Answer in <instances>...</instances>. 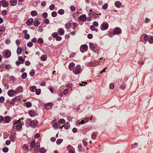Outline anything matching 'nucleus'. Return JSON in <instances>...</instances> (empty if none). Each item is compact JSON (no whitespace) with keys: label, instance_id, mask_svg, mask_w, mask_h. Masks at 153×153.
<instances>
[{"label":"nucleus","instance_id":"nucleus-61","mask_svg":"<svg viewBox=\"0 0 153 153\" xmlns=\"http://www.w3.org/2000/svg\"><path fill=\"white\" fill-rule=\"evenodd\" d=\"M38 30L40 32H41L43 30V28L42 26H39L38 27Z\"/></svg>","mask_w":153,"mask_h":153},{"label":"nucleus","instance_id":"nucleus-52","mask_svg":"<svg viewBox=\"0 0 153 153\" xmlns=\"http://www.w3.org/2000/svg\"><path fill=\"white\" fill-rule=\"evenodd\" d=\"M51 35L54 38H56V37L58 36V35H57V33L56 32H55V33H52Z\"/></svg>","mask_w":153,"mask_h":153},{"label":"nucleus","instance_id":"nucleus-60","mask_svg":"<svg viewBox=\"0 0 153 153\" xmlns=\"http://www.w3.org/2000/svg\"><path fill=\"white\" fill-rule=\"evenodd\" d=\"M2 14L4 15H5L7 14V11L6 10H3L1 12Z\"/></svg>","mask_w":153,"mask_h":153},{"label":"nucleus","instance_id":"nucleus-10","mask_svg":"<svg viewBox=\"0 0 153 153\" xmlns=\"http://www.w3.org/2000/svg\"><path fill=\"white\" fill-rule=\"evenodd\" d=\"M58 33L60 35H62L64 34L65 31L64 29L62 28H60L58 29Z\"/></svg>","mask_w":153,"mask_h":153},{"label":"nucleus","instance_id":"nucleus-25","mask_svg":"<svg viewBox=\"0 0 153 153\" xmlns=\"http://www.w3.org/2000/svg\"><path fill=\"white\" fill-rule=\"evenodd\" d=\"M36 90V87L35 86H31L30 88V90L32 92H34Z\"/></svg>","mask_w":153,"mask_h":153},{"label":"nucleus","instance_id":"nucleus-36","mask_svg":"<svg viewBox=\"0 0 153 153\" xmlns=\"http://www.w3.org/2000/svg\"><path fill=\"white\" fill-rule=\"evenodd\" d=\"M66 124H65L64 125V127L65 128L68 129L70 127V123L68 122H67L66 123Z\"/></svg>","mask_w":153,"mask_h":153},{"label":"nucleus","instance_id":"nucleus-12","mask_svg":"<svg viewBox=\"0 0 153 153\" xmlns=\"http://www.w3.org/2000/svg\"><path fill=\"white\" fill-rule=\"evenodd\" d=\"M88 15L89 16H90L91 17H95V18H96L97 16L98 15V14L95 13L94 12H92L89 13Z\"/></svg>","mask_w":153,"mask_h":153},{"label":"nucleus","instance_id":"nucleus-51","mask_svg":"<svg viewBox=\"0 0 153 153\" xmlns=\"http://www.w3.org/2000/svg\"><path fill=\"white\" fill-rule=\"evenodd\" d=\"M57 13L55 11H53L51 13L52 16L53 17H55L57 15Z\"/></svg>","mask_w":153,"mask_h":153},{"label":"nucleus","instance_id":"nucleus-44","mask_svg":"<svg viewBox=\"0 0 153 153\" xmlns=\"http://www.w3.org/2000/svg\"><path fill=\"white\" fill-rule=\"evenodd\" d=\"M62 139H58L56 141V143L58 144H60L62 142Z\"/></svg>","mask_w":153,"mask_h":153},{"label":"nucleus","instance_id":"nucleus-23","mask_svg":"<svg viewBox=\"0 0 153 153\" xmlns=\"http://www.w3.org/2000/svg\"><path fill=\"white\" fill-rule=\"evenodd\" d=\"M33 21L32 18H30L27 21V24L28 25H30L33 22Z\"/></svg>","mask_w":153,"mask_h":153},{"label":"nucleus","instance_id":"nucleus-16","mask_svg":"<svg viewBox=\"0 0 153 153\" xmlns=\"http://www.w3.org/2000/svg\"><path fill=\"white\" fill-rule=\"evenodd\" d=\"M23 105L24 106H26L27 108H29L31 106L32 104L30 102H28L24 103L23 104Z\"/></svg>","mask_w":153,"mask_h":153},{"label":"nucleus","instance_id":"nucleus-42","mask_svg":"<svg viewBox=\"0 0 153 153\" xmlns=\"http://www.w3.org/2000/svg\"><path fill=\"white\" fill-rule=\"evenodd\" d=\"M35 145V141H32L30 144V146L32 148H33Z\"/></svg>","mask_w":153,"mask_h":153},{"label":"nucleus","instance_id":"nucleus-63","mask_svg":"<svg viewBox=\"0 0 153 153\" xmlns=\"http://www.w3.org/2000/svg\"><path fill=\"white\" fill-rule=\"evenodd\" d=\"M59 122L61 124H62L64 123H65V120H64V119H61L59 120Z\"/></svg>","mask_w":153,"mask_h":153},{"label":"nucleus","instance_id":"nucleus-55","mask_svg":"<svg viewBox=\"0 0 153 153\" xmlns=\"http://www.w3.org/2000/svg\"><path fill=\"white\" fill-rule=\"evenodd\" d=\"M41 153H44L45 152V149L43 148H41L40 150Z\"/></svg>","mask_w":153,"mask_h":153},{"label":"nucleus","instance_id":"nucleus-46","mask_svg":"<svg viewBox=\"0 0 153 153\" xmlns=\"http://www.w3.org/2000/svg\"><path fill=\"white\" fill-rule=\"evenodd\" d=\"M2 151L4 152H7L8 151V149L7 148L4 147Z\"/></svg>","mask_w":153,"mask_h":153},{"label":"nucleus","instance_id":"nucleus-13","mask_svg":"<svg viewBox=\"0 0 153 153\" xmlns=\"http://www.w3.org/2000/svg\"><path fill=\"white\" fill-rule=\"evenodd\" d=\"M15 93L14 91L13 90H10L8 91V94L10 97L12 96Z\"/></svg>","mask_w":153,"mask_h":153},{"label":"nucleus","instance_id":"nucleus-20","mask_svg":"<svg viewBox=\"0 0 153 153\" xmlns=\"http://www.w3.org/2000/svg\"><path fill=\"white\" fill-rule=\"evenodd\" d=\"M75 64L73 62H71L69 65L68 68L70 70H72Z\"/></svg>","mask_w":153,"mask_h":153},{"label":"nucleus","instance_id":"nucleus-29","mask_svg":"<svg viewBox=\"0 0 153 153\" xmlns=\"http://www.w3.org/2000/svg\"><path fill=\"white\" fill-rule=\"evenodd\" d=\"M90 27V29L92 30L95 31L96 32L97 31V28H95L94 26L93 25H91Z\"/></svg>","mask_w":153,"mask_h":153},{"label":"nucleus","instance_id":"nucleus-7","mask_svg":"<svg viewBox=\"0 0 153 153\" xmlns=\"http://www.w3.org/2000/svg\"><path fill=\"white\" fill-rule=\"evenodd\" d=\"M121 32V30L120 28L118 27H116L114 29L113 34L114 35H118Z\"/></svg>","mask_w":153,"mask_h":153},{"label":"nucleus","instance_id":"nucleus-43","mask_svg":"<svg viewBox=\"0 0 153 153\" xmlns=\"http://www.w3.org/2000/svg\"><path fill=\"white\" fill-rule=\"evenodd\" d=\"M67 148L68 150H71V149H74V148L71 145H68L67 147Z\"/></svg>","mask_w":153,"mask_h":153},{"label":"nucleus","instance_id":"nucleus-1","mask_svg":"<svg viewBox=\"0 0 153 153\" xmlns=\"http://www.w3.org/2000/svg\"><path fill=\"white\" fill-rule=\"evenodd\" d=\"M27 122L30 124V127L33 128H35L37 126L38 123L36 120H31V119H28Z\"/></svg>","mask_w":153,"mask_h":153},{"label":"nucleus","instance_id":"nucleus-26","mask_svg":"<svg viewBox=\"0 0 153 153\" xmlns=\"http://www.w3.org/2000/svg\"><path fill=\"white\" fill-rule=\"evenodd\" d=\"M97 133L96 132H94L92 134L91 138L93 140H95L96 137Z\"/></svg>","mask_w":153,"mask_h":153},{"label":"nucleus","instance_id":"nucleus-15","mask_svg":"<svg viewBox=\"0 0 153 153\" xmlns=\"http://www.w3.org/2000/svg\"><path fill=\"white\" fill-rule=\"evenodd\" d=\"M142 38H144V40L145 41H146L149 38H148V36L146 34L145 35H144V36L142 35L140 37V40L142 42H143V40H141V39Z\"/></svg>","mask_w":153,"mask_h":153},{"label":"nucleus","instance_id":"nucleus-31","mask_svg":"<svg viewBox=\"0 0 153 153\" xmlns=\"http://www.w3.org/2000/svg\"><path fill=\"white\" fill-rule=\"evenodd\" d=\"M27 74L26 73L24 72L21 75V77L22 79H25L27 77Z\"/></svg>","mask_w":153,"mask_h":153},{"label":"nucleus","instance_id":"nucleus-37","mask_svg":"<svg viewBox=\"0 0 153 153\" xmlns=\"http://www.w3.org/2000/svg\"><path fill=\"white\" fill-rule=\"evenodd\" d=\"M58 12L59 14L61 15H62L64 13V11L63 10L61 9L58 10Z\"/></svg>","mask_w":153,"mask_h":153},{"label":"nucleus","instance_id":"nucleus-35","mask_svg":"<svg viewBox=\"0 0 153 153\" xmlns=\"http://www.w3.org/2000/svg\"><path fill=\"white\" fill-rule=\"evenodd\" d=\"M31 14L33 16H35L37 15V12L36 11H32L31 12Z\"/></svg>","mask_w":153,"mask_h":153},{"label":"nucleus","instance_id":"nucleus-17","mask_svg":"<svg viewBox=\"0 0 153 153\" xmlns=\"http://www.w3.org/2000/svg\"><path fill=\"white\" fill-rule=\"evenodd\" d=\"M100 62V60L99 61V62H91V66H95L99 64V63Z\"/></svg>","mask_w":153,"mask_h":153},{"label":"nucleus","instance_id":"nucleus-11","mask_svg":"<svg viewBox=\"0 0 153 153\" xmlns=\"http://www.w3.org/2000/svg\"><path fill=\"white\" fill-rule=\"evenodd\" d=\"M82 49L85 51H87L88 49V46L86 45H83L81 46L80 48V50L83 53L84 52V51H82Z\"/></svg>","mask_w":153,"mask_h":153},{"label":"nucleus","instance_id":"nucleus-32","mask_svg":"<svg viewBox=\"0 0 153 153\" xmlns=\"http://www.w3.org/2000/svg\"><path fill=\"white\" fill-rule=\"evenodd\" d=\"M22 51V48L20 47L18 48L17 50V53L19 55L21 53Z\"/></svg>","mask_w":153,"mask_h":153},{"label":"nucleus","instance_id":"nucleus-49","mask_svg":"<svg viewBox=\"0 0 153 153\" xmlns=\"http://www.w3.org/2000/svg\"><path fill=\"white\" fill-rule=\"evenodd\" d=\"M4 100V97L1 96L0 97V102L3 103Z\"/></svg>","mask_w":153,"mask_h":153},{"label":"nucleus","instance_id":"nucleus-57","mask_svg":"<svg viewBox=\"0 0 153 153\" xmlns=\"http://www.w3.org/2000/svg\"><path fill=\"white\" fill-rule=\"evenodd\" d=\"M55 8V5L54 4H51L49 7V9L51 10H53Z\"/></svg>","mask_w":153,"mask_h":153},{"label":"nucleus","instance_id":"nucleus-21","mask_svg":"<svg viewBox=\"0 0 153 153\" xmlns=\"http://www.w3.org/2000/svg\"><path fill=\"white\" fill-rule=\"evenodd\" d=\"M10 121V117L9 116H6L4 118V121L6 123H8Z\"/></svg>","mask_w":153,"mask_h":153},{"label":"nucleus","instance_id":"nucleus-34","mask_svg":"<svg viewBox=\"0 0 153 153\" xmlns=\"http://www.w3.org/2000/svg\"><path fill=\"white\" fill-rule=\"evenodd\" d=\"M65 27L67 29H69L71 27V23H67L65 24Z\"/></svg>","mask_w":153,"mask_h":153},{"label":"nucleus","instance_id":"nucleus-27","mask_svg":"<svg viewBox=\"0 0 153 153\" xmlns=\"http://www.w3.org/2000/svg\"><path fill=\"white\" fill-rule=\"evenodd\" d=\"M52 106V104L51 103H48L45 106V108L46 109H48L51 107Z\"/></svg>","mask_w":153,"mask_h":153},{"label":"nucleus","instance_id":"nucleus-39","mask_svg":"<svg viewBox=\"0 0 153 153\" xmlns=\"http://www.w3.org/2000/svg\"><path fill=\"white\" fill-rule=\"evenodd\" d=\"M36 91V94L37 95H39L40 94L41 92V90L39 89H38L35 91Z\"/></svg>","mask_w":153,"mask_h":153},{"label":"nucleus","instance_id":"nucleus-28","mask_svg":"<svg viewBox=\"0 0 153 153\" xmlns=\"http://www.w3.org/2000/svg\"><path fill=\"white\" fill-rule=\"evenodd\" d=\"M47 56L46 55H42L41 58V60L42 61H45L46 60Z\"/></svg>","mask_w":153,"mask_h":153},{"label":"nucleus","instance_id":"nucleus-5","mask_svg":"<svg viewBox=\"0 0 153 153\" xmlns=\"http://www.w3.org/2000/svg\"><path fill=\"white\" fill-rule=\"evenodd\" d=\"M21 100V98L20 96H17L15 98H13L11 101H10V104L11 105L13 104L16 102H19Z\"/></svg>","mask_w":153,"mask_h":153},{"label":"nucleus","instance_id":"nucleus-54","mask_svg":"<svg viewBox=\"0 0 153 153\" xmlns=\"http://www.w3.org/2000/svg\"><path fill=\"white\" fill-rule=\"evenodd\" d=\"M74 26L73 27V29L75 30L77 27L78 26V25L77 23H73Z\"/></svg>","mask_w":153,"mask_h":153},{"label":"nucleus","instance_id":"nucleus-41","mask_svg":"<svg viewBox=\"0 0 153 153\" xmlns=\"http://www.w3.org/2000/svg\"><path fill=\"white\" fill-rule=\"evenodd\" d=\"M108 6V4L105 3L102 6V8L103 9L105 10L107 8Z\"/></svg>","mask_w":153,"mask_h":153},{"label":"nucleus","instance_id":"nucleus-53","mask_svg":"<svg viewBox=\"0 0 153 153\" xmlns=\"http://www.w3.org/2000/svg\"><path fill=\"white\" fill-rule=\"evenodd\" d=\"M44 22L45 24H48L49 23L50 21L48 19H44Z\"/></svg>","mask_w":153,"mask_h":153},{"label":"nucleus","instance_id":"nucleus-56","mask_svg":"<svg viewBox=\"0 0 153 153\" xmlns=\"http://www.w3.org/2000/svg\"><path fill=\"white\" fill-rule=\"evenodd\" d=\"M33 45V44L31 42H29L27 44V46L29 47H31Z\"/></svg>","mask_w":153,"mask_h":153},{"label":"nucleus","instance_id":"nucleus-47","mask_svg":"<svg viewBox=\"0 0 153 153\" xmlns=\"http://www.w3.org/2000/svg\"><path fill=\"white\" fill-rule=\"evenodd\" d=\"M30 37V35L28 34H25V35L24 38L26 39H29Z\"/></svg>","mask_w":153,"mask_h":153},{"label":"nucleus","instance_id":"nucleus-40","mask_svg":"<svg viewBox=\"0 0 153 153\" xmlns=\"http://www.w3.org/2000/svg\"><path fill=\"white\" fill-rule=\"evenodd\" d=\"M35 74L34 71L33 70H31L30 72V75L31 76H33Z\"/></svg>","mask_w":153,"mask_h":153},{"label":"nucleus","instance_id":"nucleus-14","mask_svg":"<svg viewBox=\"0 0 153 153\" xmlns=\"http://www.w3.org/2000/svg\"><path fill=\"white\" fill-rule=\"evenodd\" d=\"M17 3V0H10V4L11 6L16 5Z\"/></svg>","mask_w":153,"mask_h":153},{"label":"nucleus","instance_id":"nucleus-33","mask_svg":"<svg viewBox=\"0 0 153 153\" xmlns=\"http://www.w3.org/2000/svg\"><path fill=\"white\" fill-rule=\"evenodd\" d=\"M148 41L149 43L152 44L153 43V37H149L148 39Z\"/></svg>","mask_w":153,"mask_h":153},{"label":"nucleus","instance_id":"nucleus-38","mask_svg":"<svg viewBox=\"0 0 153 153\" xmlns=\"http://www.w3.org/2000/svg\"><path fill=\"white\" fill-rule=\"evenodd\" d=\"M23 149L24 150H27L29 149V146L27 144H24L23 146Z\"/></svg>","mask_w":153,"mask_h":153},{"label":"nucleus","instance_id":"nucleus-30","mask_svg":"<svg viewBox=\"0 0 153 153\" xmlns=\"http://www.w3.org/2000/svg\"><path fill=\"white\" fill-rule=\"evenodd\" d=\"M40 24V22L38 20H36L34 21V25L35 26H37Z\"/></svg>","mask_w":153,"mask_h":153},{"label":"nucleus","instance_id":"nucleus-18","mask_svg":"<svg viewBox=\"0 0 153 153\" xmlns=\"http://www.w3.org/2000/svg\"><path fill=\"white\" fill-rule=\"evenodd\" d=\"M2 6L4 7H5L8 6V3L7 1H3L2 2Z\"/></svg>","mask_w":153,"mask_h":153},{"label":"nucleus","instance_id":"nucleus-6","mask_svg":"<svg viewBox=\"0 0 153 153\" xmlns=\"http://www.w3.org/2000/svg\"><path fill=\"white\" fill-rule=\"evenodd\" d=\"M23 91V87L21 86H19L16 89L14 92L15 93L18 94L22 92Z\"/></svg>","mask_w":153,"mask_h":153},{"label":"nucleus","instance_id":"nucleus-9","mask_svg":"<svg viewBox=\"0 0 153 153\" xmlns=\"http://www.w3.org/2000/svg\"><path fill=\"white\" fill-rule=\"evenodd\" d=\"M79 19L81 21L85 22L86 20V16L85 14H83L79 17Z\"/></svg>","mask_w":153,"mask_h":153},{"label":"nucleus","instance_id":"nucleus-58","mask_svg":"<svg viewBox=\"0 0 153 153\" xmlns=\"http://www.w3.org/2000/svg\"><path fill=\"white\" fill-rule=\"evenodd\" d=\"M42 16L44 18H46L48 17V13L46 12L44 13Z\"/></svg>","mask_w":153,"mask_h":153},{"label":"nucleus","instance_id":"nucleus-3","mask_svg":"<svg viewBox=\"0 0 153 153\" xmlns=\"http://www.w3.org/2000/svg\"><path fill=\"white\" fill-rule=\"evenodd\" d=\"M81 71V67L80 65H77L73 69V72L76 74H79Z\"/></svg>","mask_w":153,"mask_h":153},{"label":"nucleus","instance_id":"nucleus-22","mask_svg":"<svg viewBox=\"0 0 153 153\" xmlns=\"http://www.w3.org/2000/svg\"><path fill=\"white\" fill-rule=\"evenodd\" d=\"M11 52L10 51H6L4 55L5 57H9L11 55Z\"/></svg>","mask_w":153,"mask_h":153},{"label":"nucleus","instance_id":"nucleus-24","mask_svg":"<svg viewBox=\"0 0 153 153\" xmlns=\"http://www.w3.org/2000/svg\"><path fill=\"white\" fill-rule=\"evenodd\" d=\"M29 114L31 117H33L35 116V113L32 110H29Z\"/></svg>","mask_w":153,"mask_h":153},{"label":"nucleus","instance_id":"nucleus-64","mask_svg":"<svg viewBox=\"0 0 153 153\" xmlns=\"http://www.w3.org/2000/svg\"><path fill=\"white\" fill-rule=\"evenodd\" d=\"M40 136V134L39 133L36 134L34 135V137L36 138H38Z\"/></svg>","mask_w":153,"mask_h":153},{"label":"nucleus","instance_id":"nucleus-4","mask_svg":"<svg viewBox=\"0 0 153 153\" xmlns=\"http://www.w3.org/2000/svg\"><path fill=\"white\" fill-rule=\"evenodd\" d=\"M108 27V23L106 22H105L101 24L100 26V28L102 30H104L107 29Z\"/></svg>","mask_w":153,"mask_h":153},{"label":"nucleus","instance_id":"nucleus-62","mask_svg":"<svg viewBox=\"0 0 153 153\" xmlns=\"http://www.w3.org/2000/svg\"><path fill=\"white\" fill-rule=\"evenodd\" d=\"M93 26L95 27H97L98 25V23L97 22H94L93 23Z\"/></svg>","mask_w":153,"mask_h":153},{"label":"nucleus","instance_id":"nucleus-45","mask_svg":"<svg viewBox=\"0 0 153 153\" xmlns=\"http://www.w3.org/2000/svg\"><path fill=\"white\" fill-rule=\"evenodd\" d=\"M78 148V150L79 151L81 152L82 150V145L81 143H80L79 144Z\"/></svg>","mask_w":153,"mask_h":153},{"label":"nucleus","instance_id":"nucleus-59","mask_svg":"<svg viewBox=\"0 0 153 153\" xmlns=\"http://www.w3.org/2000/svg\"><path fill=\"white\" fill-rule=\"evenodd\" d=\"M126 85L123 84L120 87V88L122 90H124L125 88Z\"/></svg>","mask_w":153,"mask_h":153},{"label":"nucleus","instance_id":"nucleus-2","mask_svg":"<svg viewBox=\"0 0 153 153\" xmlns=\"http://www.w3.org/2000/svg\"><path fill=\"white\" fill-rule=\"evenodd\" d=\"M20 120L19 119L16 122L14 121L13 123L14 124V125L13 126V128H15L16 127V129L17 130L19 129L22 127V124L20 123Z\"/></svg>","mask_w":153,"mask_h":153},{"label":"nucleus","instance_id":"nucleus-48","mask_svg":"<svg viewBox=\"0 0 153 153\" xmlns=\"http://www.w3.org/2000/svg\"><path fill=\"white\" fill-rule=\"evenodd\" d=\"M43 42V39L42 38H39L38 39L37 42L39 43H41Z\"/></svg>","mask_w":153,"mask_h":153},{"label":"nucleus","instance_id":"nucleus-8","mask_svg":"<svg viewBox=\"0 0 153 153\" xmlns=\"http://www.w3.org/2000/svg\"><path fill=\"white\" fill-rule=\"evenodd\" d=\"M89 46L91 49L92 51H94V52L97 51V49L94 47V46L92 43L91 42L89 43Z\"/></svg>","mask_w":153,"mask_h":153},{"label":"nucleus","instance_id":"nucleus-19","mask_svg":"<svg viewBox=\"0 0 153 153\" xmlns=\"http://www.w3.org/2000/svg\"><path fill=\"white\" fill-rule=\"evenodd\" d=\"M115 6L117 8H120L121 5V3L119 1H116L114 3Z\"/></svg>","mask_w":153,"mask_h":153},{"label":"nucleus","instance_id":"nucleus-50","mask_svg":"<svg viewBox=\"0 0 153 153\" xmlns=\"http://www.w3.org/2000/svg\"><path fill=\"white\" fill-rule=\"evenodd\" d=\"M4 68L6 69H9L10 68H11V66L9 64L6 65L5 66Z\"/></svg>","mask_w":153,"mask_h":153}]
</instances>
